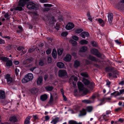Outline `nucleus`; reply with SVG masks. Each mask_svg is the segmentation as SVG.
Listing matches in <instances>:
<instances>
[{
    "mask_svg": "<svg viewBox=\"0 0 124 124\" xmlns=\"http://www.w3.org/2000/svg\"><path fill=\"white\" fill-rule=\"evenodd\" d=\"M33 78V75L31 73H28L26 75L24 78L22 80L23 83H25L32 80Z\"/></svg>",
    "mask_w": 124,
    "mask_h": 124,
    "instance_id": "obj_1",
    "label": "nucleus"
},
{
    "mask_svg": "<svg viewBox=\"0 0 124 124\" xmlns=\"http://www.w3.org/2000/svg\"><path fill=\"white\" fill-rule=\"evenodd\" d=\"M78 85L79 90L80 91H84L83 92V94H86L88 92V90L86 88H85L84 85L80 82H78Z\"/></svg>",
    "mask_w": 124,
    "mask_h": 124,
    "instance_id": "obj_2",
    "label": "nucleus"
},
{
    "mask_svg": "<svg viewBox=\"0 0 124 124\" xmlns=\"http://www.w3.org/2000/svg\"><path fill=\"white\" fill-rule=\"evenodd\" d=\"M58 76L62 78H66L67 76L66 71L64 70H60L58 71Z\"/></svg>",
    "mask_w": 124,
    "mask_h": 124,
    "instance_id": "obj_3",
    "label": "nucleus"
},
{
    "mask_svg": "<svg viewBox=\"0 0 124 124\" xmlns=\"http://www.w3.org/2000/svg\"><path fill=\"white\" fill-rule=\"evenodd\" d=\"M5 78L6 79L7 83L8 85H12L13 82V79L11 77L10 75L7 74L5 76Z\"/></svg>",
    "mask_w": 124,
    "mask_h": 124,
    "instance_id": "obj_4",
    "label": "nucleus"
},
{
    "mask_svg": "<svg viewBox=\"0 0 124 124\" xmlns=\"http://www.w3.org/2000/svg\"><path fill=\"white\" fill-rule=\"evenodd\" d=\"M27 7L30 10L37 9V8L36 7L35 4L32 2H30L28 3L27 5Z\"/></svg>",
    "mask_w": 124,
    "mask_h": 124,
    "instance_id": "obj_5",
    "label": "nucleus"
},
{
    "mask_svg": "<svg viewBox=\"0 0 124 124\" xmlns=\"http://www.w3.org/2000/svg\"><path fill=\"white\" fill-rule=\"evenodd\" d=\"M91 53L95 55L98 57H100L101 56V55L99 52L98 51L97 49L94 48H92L90 51Z\"/></svg>",
    "mask_w": 124,
    "mask_h": 124,
    "instance_id": "obj_6",
    "label": "nucleus"
},
{
    "mask_svg": "<svg viewBox=\"0 0 124 124\" xmlns=\"http://www.w3.org/2000/svg\"><path fill=\"white\" fill-rule=\"evenodd\" d=\"M17 50L21 53V55L25 54L27 51V50L25 49L24 47L22 46H19L17 47Z\"/></svg>",
    "mask_w": 124,
    "mask_h": 124,
    "instance_id": "obj_7",
    "label": "nucleus"
},
{
    "mask_svg": "<svg viewBox=\"0 0 124 124\" xmlns=\"http://www.w3.org/2000/svg\"><path fill=\"white\" fill-rule=\"evenodd\" d=\"M117 7L119 9H122L124 8V0L120 1L117 4Z\"/></svg>",
    "mask_w": 124,
    "mask_h": 124,
    "instance_id": "obj_8",
    "label": "nucleus"
},
{
    "mask_svg": "<svg viewBox=\"0 0 124 124\" xmlns=\"http://www.w3.org/2000/svg\"><path fill=\"white\" fill-rule=\"evenodd\" d=\"M28 0H19L18 2V6L23 7L26 4V2Z\"/></svg>",
    "mask_w": 124,
    "mask_h": 124,
    "instance_id": "obj_9",
    "label": "nucleus"
},
{
    "mask_svg": "<svg viewBox=\"0 0 124 124\" xmlns=\"http://www.w3.org/2000/svg\"><path fill=\"white\" fill-rule=\"evenodd\" d=\"M74 27V25L71 23H69L66 26V28L68 30H70L72 29Z\"/></svg>",
    "mask_w": 124,
    "mask_h": 124,
    "instance_id": "obj_10",
    "label": "nucleus"
},
{
    "mask_svg": "<svg viewBox=\"0 0 124 124\" xmlns=\"http://www.w3.org/2000/svg\"><path fill=\"white\" fill-rule=\"evenodd\" d=\"M71 55L69 54H67L64 57V60L66 62H69L71 60Z\"/></svg>",
    "mask_w": 124,
    "mask_h": 124,
    "instance_id": "obj_11",
    "label": "nucleus"
},
{
    "mask_svg": "<svg viewBox=\"0 0 124 124\" xmlns=\"http://www.w3.org/2000/svg\"><path fill=\"white\" fill-rule=\"evenodd\" d=\"M43 78L42 76H40L38 78L37 81V84L39 85H41L42 84Z\"/></svg>",
    "mask_w": 124,
    "mask_h": 124,
    "instance_id": "obj_12",
    "label": "nucleus"
},
{
    "mask_svg": "<svg viewBox=\"0 0 124 124\" xmlns=\"http://www.w3.org/2000/svg\"><path fill=\"white\" fill-rule=\"evenodd\" d=\"M73 80L74 81H77L78 80V78L77 77L72 76L71 77L69 80V81L70 83H72L73 84Z\"/></svg>",
    "mask_w": 124,
    "mask_h": 124,
    "instance_id": "obj_13",
    "label": "nucleus"
},
{
    "mask_svg": "<svg viewBox=\"0 0 124 124\" xmlns=\"http://www.w3.org/2000/svg\"><path fill=\"white\" fill-rule=\"evenodd\" d=\"M81 37L85 39V37H88L89 35V33L87 32H82L80 35Z\"/></svg>",
    "mask_w": 124,
    "mask_h": 124,
    "instance_id": "obj_14",
    "label": "nucleus"
},
{
    "mask_svg": "<svg viewBox=\"0 0 124 124\" xmlns=\"http://www.w3.org/2000/svg\"><path fill=\"white\" fill-rule=\"evenodd\" d=\"M113 15L112 13L109 14L108 15V18L109 23H111L113 19Z\"/></svg>",
    "mask_w": 124,
    "mask_h": 124,
    "instance_id": "obj_15",
    "label": "nucleus"
},
{
    "mask_svg": "<svg viewBox=\"0 0 124 124\" xmlns=\"http://www.w3.org/2000/svg\"><path fill=\"white\" fill-rule=\"evenodd\" d=\"M64 64L61 62H58L57 63V66L60 68H63L64 66Z\"/></svg>",
    "mask_w": 124,
    "mask_h": 124,
    "instance_id": "obj_16",
    "label": "nucleus"
},
{
    "mask_svg": "<svg viewBox=\"0 0 124 124\" xmlns=\"http://www.w3.org/2000/svg\"><path fill=\"white\" fill-rule=\"evenodd\" d=\"M5 98V93L3 91H0V99H4Z\"/></svg>",
    "mask_w": 124,
    "mask_h": 124,
    "instance_id": "obj_17",
    "label": "nucleus"
},
{
    "mask_svg": "<svg viewBox=\"0 0 124 124\" xmlns=\"http://www.w3.org/2000/svg\"><path fill=\"white\" fill-rule=\"evenodd\" d=\"M47 98V95L45 94L42 95L40 96V99L42 101H44L46 100Z\"/></svg>",
    "mask_w": 124,
    "mask_h": 124,
    "instance_id": "obj_18",
    "label": "nucleus"
},
{
    "mask_svg": "<svg viewBox=\"0 0 124 124\" xmlns=\"http://www.w3.org/2000/svg\"><path fill=\"white\" fill-rule=\"evenodd\" d=\"M69 124H82V123L81 122H78L77 121L73 120H71L69 121Z\"/></svg>",
    "mask_w": 124,
    "mask_h": 124,
    "instance_id": "obj_19",
    "label": "nucleus"
},
{
    "mask_svg": "<svg viewBox=\"0 0 124 124\" xmlns=\"http://www.w3.org/2000/svg\"><path fill=\"white\" fill-rule=\"evenodd\" d=\"M86 114V110L84 109L80 111V114H79L80 116H84Z\"/></svg>",
    "mask_w": 124,
    "mask_h": 124,
    "instance_id": "obj_20",
    "label": "nucleus"
},
{
    "mask_svg": "<svg viewBox=\"0 0 124 124\" xmlns=\"http://www.w3.org/2000/svg\"><path fill=\"white\" fill-rule=\"evenodd\" d=\"M87 49V48L86 46H83L79 50L80 52H85Z\"/></svg>",
    "mask_w": 124,
    "mask_h": 124,
    "instance_id": "obj_21",
    "label": "nucleus"
},
{
    "mask_svg": "<svg viewBox=\"0 0 124 124\" xmlns=\"http://www.w3.org/2000/svg\"><path fill=\"white\" fill-rule=\"evenodd\" d=\"M53 57L54 59L56 58L57 57V53L55 49H53L52 53Z\"/></svg>",
    "mask_w": 124,
    "mask_h": 124,
    "instance_id": "obj_22",
    "label": "nucleus"
},
{
    "mask_svg": "<svg viewBox=\"0 0 124 124\" xmlns=\"http://www.w3.org/2000/svg\"><path fill=\"white\" fill-rule=\"evenodd\" d=\"M70 42L72 44L73 46H75L77 45V42L72 39H71L70 40Z\"/></svg>",
    "mask_w": 124,
    "mask_h": 124,
    "instance_id": "obj_23",
    "label": "nucleus"
},
{
    "mask_svg": "<svg viewBox=\"0 0 124 124\" xmlns=\"http://www.w3.org/2000/svg\"><path fill=\"white\" fill-rule=\"evenodd\" d=\"M94 84L92 82H90L87 85V86L90 89H92L94 86Z\"/></svg>",
    "mask_w": 124,
    "mask_h": 124,
    "instance_id": "obj_24",
    "label": "nucleus"
},
{
    "mask_svg": "<svg viewBox=\"0 0 124 124\" xmlns=\"http://www.w3.org/2000/svg\"><path fill=\"white\" fill-rule=\"evenodd\" d=\"M88 58L89 59L93 61H97V59L95 57L90 55H89Z\"/></svg>",
    "mask_w": 124,
    "mask_h": 124,
    "instance_id": "obj_25",
    "label": "nucleus"
},
{
    "mask_svg": "<svg viewBox=\"0 0 124 124\" xmlns=\"http://www.w3.org/2000/svg\"><path fill=\"white\" fill-rule=\"evenodd\" d=\"M82 81L85 85H87L90 82V81L84 78H83Z\"/></svg>",
    "mask_w": 124,
    "mask_h": 124,
    "instance_id": "obj_26",
    "label": "nucleus"
},
{
    "mask_svg": "<svg viewBox=\"0 0 124 124\" xmlns=\"http://www.w3.org/2000/svg\"><path fill=\"white\" fill-rule=\"evenodd\" d=\"M88 41L85 39H83L80 41V43L82 45L86 44L88 43Z\"/></svg>",
    "mask_w": 124,
    "mask_h": 124,
    "instance_id": "obj_27",
    "label": "nucleus"
},
{
    "mask_svg": "<svg viewBox=\"0 0 124 124\" xmlns=\"http://www.w3.org/2000/svg\"><path fill=\"white\" fill-rule=\"evenodd\" d=\"M98 21L100 24H101V25L102 26H103L104 25V22L101 19H99Z\"/></svg>",
    "mask_w": 124,
    "mask_h": 124,
    "instance_id": "obj_28",
    "label": "nucleus"
},
{
    "mask_svg": "<svg viewBox=\"0 0 124 124\" xmlns=\"http://www.w3.org/2000/svg\"><path fill=\"white\" fill-rule=\"evenodd\" d=\"M80 63L79 61L77 60H76L75 61L74 64L75 67H77L79 66Z\"/></svg>",
    "mask_w": 124,
    "mask_h": 124,
    "instance_id": "obj_29",
    "label": "nucleus"
},
{
    "mask_svg": "<svg viewBox=\"0 0 124 124\" xmlns=\"http://www.w3.org/2000/svg\"><path fill=\"white\" fill-rule=\"evenodd\" d=\"M13 63L11 60H8L6 62V65L7 66H11Z\"/></svg>",
    "mask_w": 124,
    "mask_h": 124,
    "instance_id": "obj_30",
    "label": "nucleus"
},
{
    "mask_svg": "<svg viewBox=\"0 0 124 124\" xmlns=\"http://www.w3.org/2000/svg\"><path fill=\"white\" fill-rule=\"evenodd\" d=\"M9 120L10 121L12 122H15L17 121L16 117H10Z\"/></svg>",
    "mask_w": 124,
    "mask_h": 124,
    "instance_id": "obj_31",
    "label": "nucleus"
},
{
    "mask_svg": "<svg viewBox=\"0 0 124 124\" xmlns=\"http://www.w3.org/2000/svg\"><path fill=\"white\" fill-rule=\"evenodd\" d=\"M82 101L83 102L85 103L86 104H90L93 102V101H91L90 100H82Z\"/></svg>",
    "mask_w": 124,
    "mask_h": 124,
    "instance_id": "obj_32",
    "label": "nucleus"
},
{
    "mask_svg": "<svg viewBox=\"0 0 124 124\" xmlns=\"http://www.w3.org/2000/svg\"><path fill=\"white\" fill-rule=\"evenodd\" d=\"M46 90L47 91H51L53 89V87L52 86H48L45 88Z\"/></svg>",
    "mask_w": 124,
    "mask_h": 124,
    "instance_id": "obj_33",
    "label": "nucleus"
},
{
    "mask_svg": "<svg viewBox=\"0 0 124 124\" xmlns=\"http://www.w3.org/2000/svg\"><path fill=\"white\" fill-rule=\"evenodd\" d=\"M30 91L32 93L35 94L37 93L38 90L36 88H33L31 89Z\"/></svg>",
    "mask_w": 124,
    "mask_h": 124,
    "instance_id": "obj_34",
    "label": "nucleus"
},
{
    "mask_svg": "<svg viewBox=\"0 0 124 124\" xmlns=\"http://www.w3.org/2000/svg\"><path fill=\"white\" fill-rule=\"evenodd\" d=\"M30 119V117H27L25 120L24 124H30L29 120Z\"/></svg>",
    "mask_w": 124,
    "mask_h": 124,
    "instance_id": "obj_35",
    "label": "nucleus"
},
{
    "mask_svg": "<svg viewBox=\"0 0 124 124\" xmlns=\"http://www.w3.org/2000/svg\"><path fill=\"white\" fill-rule=\"evenodd\" d=\"M93 107L91 106L87 107L86 108V111L89 112H91L93 110Z\"/></svg>",
    "mask_w": 124,
    "mask_h": 124,
    "instance_id": "obj_36",
    "label": "nucleus"
},
{
    "mask_svg": "<svg viewBox=\"0 0 124 124\" xmlns=\"http://www.w3.org/2000/svg\"><path fill=\"white\" fill-rule=\"evenodd\" d=\"M58 120L59 118L58 117H56L55 119L53 120L51 123H52L53 122L54 124H56L58 121Z\"/></svg>",
    "mask_w": 124,
    "mask_h": 124,
    "instance_id": "obj_37",
    "label": "nucleus"
},
{
    "mask_svg": "<svg viewBox=\"0 0 124 124\" xmlns=\"http://www.w3.org/2000/svg\"><path fill=\"white\" fill-rule=\"evenodd\" d=\"M4 17L6 19V20H7L9 19L10 18V16L9 15L8 13H7L4 14Z\"/></svg>",
    "mask_w": 124,
    "mask_h": 124,
    "instance_id": "obj_38",
    "label": "nucleus"
},
{
    "mask_svg": "<svg viewBox=\"0 0 124 124\" xmlns=\"http://www.w3.org/2000/svg\"><path fill=\"white\" fill-rule=\"evenodd\" d=\"M63 50L62 48H60L57 51V53L58 55H61L63 52Z\"/></svg>",
    "mask_w": 124,
    "mask_h": 124,
    "instance_id": "obj_39",
    "label": "nucleus"
},
{
    "mask_svg": "<svg viewBox=\"0 0 124 124\" xmlns=\"http://www.w3.org/2000/svg\"><path fill=\"white\" fill-rule=\"evenodd\" d=\"M108 74V76L110 78V77H112V78H117V77L116 75H114V74H113L112 73H109Z\"/></svg>",
    "mask_w": 124,
    "mask_h": 124,
    "instance_id": "obj_40",
    "label": "nucleus"
},
{
    "mask_svg": "<svg viewBox=\"0 0 124 124\" xmlns=\"http://www.w3.org/2000/svg\"><path fill=\"white\" fill-rule=\"evenodd\" d=\"M113 68L110 67H107L105 69V70L107 72H111V71H112Z\"/></svg>",
    "mask_w": 124,
    "mask_h": 124,
    "instance_id": "obj_41",
    "label": "nucleus"
},
{
    "mask_svg": "<svg viewBox=\"0 0 124 124\" xmlns=\"http://www.w3.org/2000/svg\"><path fill=\"white\" fill-rule=\"evenodd\" d=\"M80 74L82 76L85 77L87 78L88 77V75L86 72H82Z\"/></svg>",
    "mask_w": 124,
    "mask_h": 124,
    "instance_id": "obj_42",
    "label": "nucleus"
},
{
    "mask_svg": "<svg viewBox=\"0 0 124 124\" xmlns=\"http://www.w3.org/2000/svg\"><path fill=\"white\" fill-rule=\"evenodd\" d=\"M22 7H23L22 6H18H18L15 9L16 10L21 11L22 9Z\"/></svg>",
    "mask_w": 124,
    "mask_h": 124,
    "instance_id": "obj_43",
    "label": "nucleus"
},
{
    "mask_svg": "<svg viewBox=\"0 0 124 124\" xmlns=\"http://www.w3.org/2000/svg\"><path fill=\"white\" fill-rule=\"evenodd\" d=\"M111 72L113 73L114 75H116L118 74V72L115 70L113 69Z\"/></svg>",
    "mask_w": 124,
    "mask_h": 124,
    "instance_id": "obj_44",
    "label": "nucleus"
},
{
    "mask_svg": "<svg viewBox=\"0 0 124 124\" xmlns=\"http://www.w3.org/2000/svg\"><path fill=\"white\" fill-rule=\"evenodd\" d=\"M91 43L92 44L93 46L96 47L98 46V44L94 41H91Z\"/></svg>",
    "mask_w": 124,
    "mask_h": 124,
    "instance_id": "obj_45",
    "label": "nucleus"
},
{
    "mask_svg": "<svg viewBox=\"0 0 124 124\" xmlns=\"http://www.w3.org/2000/svg\"><path fill=\"white\" fill-rule=\"evenodd\" d=\"M15 72L16 76L18 75L19 73L20 72V70L16 68L15 70Z\"/></svg>",
    "mask_w": 124,
    "mask_h": 124,
    "instance_id": "obj_46",
    "label": "nucleus"
},
{
    "mask_svg": "<svg viewBox=\"0 0 124 124\" xmlns=\"http://www.w3.org/2000/svg\"><path fill=\"white\" fill-rule=\"evenodd\" d=\"M68 34V33L66 32H62L61 34L62 36L65 37L67 36Z\"/></svg>",
    "mask_w": 124,
    "mask_h": 124,
    "instance_id": "obj_47",
    "label": "nucleus"
},
{
    "mask_svg": "<svg viewBox=\"0 0 124 124\" xmlns=\"http://www.w3.org/2000/svg\"><path fill=\"white\" fill-rule=\"evenodd\" d=\"M53 100V97L51 95L50 100L49 101V103L51 104L52 103Z\"/></svg>",
    "mask_w": 124,
    "mask_h": 124,
    "instance_id": "obj_48",
    "label": "nucleus"
},
{
    "mask_svg": "<svg viewBox=\"0 0 124 124\" xmlns=\"http://www.w3.org/2000/svg\"><path fill=\"white\" fill-rule=\"evenodd\" d=\"M44 6L45 7H50L53 6L51 4H44Z\"/></svg>",
    "mask_w": 124,
    "mask_h": 124,
    "instance_id": "obj_49",
    "label": "nucleus"
},
{
    "mask_svg": "<svg viewBox=\"0 0 124 124\" xmlns=\"http://www.w3.org/2000/svg\"><path fill=\"white\" fill-rule=\"evenodd\" d=\"M39 65L41 66H42L44 64V61L43 60H40L39 62Z\"/></svg>",
    "mask_w": 124,
    "mask_h": 124,
    "instance_id": "obj_50",
    "label": "nucleus"
},
{
    "mask_svg": "<svg viewBox=\"0 0 124 124\" xmlns=\"http://www.w3.org/2000/svg\"><path fill=\"white\" fill-rule=\"evenodd\" d=\"M27 59L28 60V62H29V63H30L31 62L33 61L34 60V58L31 57Z\"/></svg>",
    "mask_w": 124,
    "mask_h": 124,
    "instance_id": "obj_51",
    "label": "nucleus"
},
{
    "mask_svg": "<svg viewBox=\"0 0 124 124\" xmlns=\"http://www.w3.org/2000/svg\"><path fill=\"white\" fill-rule=\"evenodd\" d=\"M83 31V30L82 29H77L76 31V33H79Z\"/></svg>",
    "mask_w": 124,
    "mask_h": 124,
    "instance_id": "obj_52",
    "label": "nucleus"
},
{
    "mask_svg": "<svg viewBox=\"0 0 124 124\" xmlns=\"http://www.w3.org/2000/svg\"><path fill=\"white\" fill-rule=\"evenodd\" d=\"M72 38L76 41L78 40V37L76 36H72Z\"/></svg>",
    "mask_w": 124,
    "mask_h": 124,
    "instance_id": "obj_53",
    "label": "nucleus"
},
{
    "mask_svg": "<svg viewBox=\"0 0 124 124\" xmlns=\"http://www.w3.org/2000/svg\"><path fill=\"white\" fill-rule=\"evenodd\" d=\"M23 64L24 65L27 64H29V62H28V60L27 59L26 60L24 61L23 62Z\"/></svg>",
    "mask_w": 124,
    "mask_h": 124,
    "instance_id": "obj_54",
    "label": "nucleus"
},
{
    "mask_svg": "<svg viewBox=\"0 0 124 124\" xmlns=\"http://www.w3.org/2000/svg\"><path fill=\"white\" fill-rule=\"evenodd\" d=\"M36 68V67L35 66L31 68L29 70L32 72H33V71Z\"/></svg>",
    "mask_w": 124,
    "mask_h": 124,
    "instance_id": "obj_55",
    "label": "nucleus"
},
{
    "mask_svg": "<svg viewBox=\"0 0 124 124\" xmlns=\"http://www.w3.org/2000/svg\"><path fill=\"white\" fill-rule=\"evenodd\" d=\"M47 62L48 63H50L51 62V58L50 57H48L47 58Z\"/></svg>",
    "mask_w": 124,
    "mask_h": 124,
    "instance_id": "obj_56",
    "label": "nucleus"
},
{
    "mask_svg": "<svg viewBox=\"0 0 124 124\" xmlns=\"http://www.w3.org/2000/svg\"><path fill=\"white\" fill-rule=\"evenodd\" d=\"M51 52V50L50 49H48L46 51V53L47 54H50Z\"/></svg>",
    "mask_w": 124,
    "mask_h": 124,
    "instance_id": "obj_57",
    "label": "nucleus"
},
{
    "mask_svg": "<svg viewBox=\"0 0 124 124\" xmlns=\"http://www.w3.org/2000/svg\"><path fill=\"white\" fill-rule=\"evenodd\" d=\"M11 49V46L10 45H8L6 46V49L8 50H10Z\"/></svg>",
    "mask_w": 124,
    "mask_h": 124,
    "instance_id": "obj_58",
    "label": "nucleus"
},
{
    "mask_svg": "<svg viewBox=\"0 0 124 124\" xmlns=\"http://www.w3.org/2000/svg\"><path fill=\"white\" fill-rule=\"evenodd\" d=\"M4 40L0 38V44H4Z\"/></svg>",
    "mask_w": 124,
    "mask_h": 124,
    "instance_id": "obj_59",
    "label": "nucleus"
},
{
    "mask_svg": "<svg viewBox=\"0 0 124 124\" xmlns=\"http://www.w3.org/2000/svg\"><path fill=\"white\" fill-rule=\"evenodd\" d=\"M50 10V8H45L43 9V11L44 12Z\"/></svg>",
    "mask_w": 124,
    "mask_h": 124,
    "instance_id": "obj_60",
    "label": "nucleus"
},
{
    "mask_svg": "<svg viewBox=\"0 0 124 124\" xmlns=\"http://www.w3.org/2000/svg\"><path fill=\"white\" fill-rule=\"evenodd\" d=\"M115 92L116 94V96L119 95H121L120 92L119 93L118 91H115Z\"/></svg>",
    "mask_w": 124,
    "mask_h": 124,
    "instance_id": "obj_61",
    "label": "nucleus"
},
{
    "mask_svg": "<svg viewBox=\"0 0 124 124\" xmlns=\"http://www.w3.org/2000/svg\"><path fill=\"white\" fill-rule=\"evenodd\" d=\"M78 92L77 90L75 89L74 91V95L75 96H76L77 95Z\"/></svg>",
    "mask_w": 124,
    "mask_h": 124,
    "instance_id": "obj_62",
    "label": "nucleus"
},
{
    "mask_svg": "<svg viewBox=\"0 0 124 124\" xmlns=\"http://www.w3.org/2000/svg\"><path fill=\"white\" fill-rule=\"evenodd\" d=\"M13 63L15 65H18L19 63V62L17 61H14Z\"/></svg>",
    "mask_w": 124,
    "mask_h": 124,
    "instance_id": "obj_63",
    "label": "nucleus"
},
{
    "mask_svg": "<svg viewBox=\"0 0 124 124\" xmlns=\"http://www.w3.org/2000/svg\"><path fill=\"white\" fill-rule=\"evenodd\" d=\"M119 84L122 85H124V80L121 81L119 83Z\"/></svg>",
    "mask_w": 124,
    "mask_h": 124,
    "instance_id": "obj_64",
    "label": "nucleus"
}]
</instances>
